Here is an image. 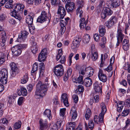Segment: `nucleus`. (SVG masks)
<instances>
[{
  "instance_id": "30",
  "label": "nucleus",
  "mask_w": 130,
  "mask_h": 130,
  "mask_svg": "<svg viewBox=\"0 0 130 130\" xmlns=\"http://www.w3.org/2000/svg\"><path fill=\"white\" fill-rule=\"evenodd\" d=\"M83 77L82 76L80 75L77 78L75 77L73 78L72 81L74 83H78L83 84L84 81L83 80Z\"/></svg>"
},
{
  "instance_id": "8",
  "label": "nucleus",
  "mask_w": 130,
  "mask_h": 130,
  "mask_svg": "<svg viewBox=\"0 0 130 130\" xmlns=\"http://www.w3.org/2000/svg\"><path fill=\"white\" fill-rule=\"evenodd\" d=\"M65 8L68 12H72L75 8L74 3L68 0L65 1Z\"/></svg>"
},
{
  "instance_id": "23",
  "label": "nucleus",
  "mask_w": 130,
  "mask_h": 130,
  "mask_svg": "<svg viewBox=\"0 0 130 130\" xmlns=\"http://www.w3.org/2000/svg\"><path fill=\"white\" fill-rule=\"evenodd\" d=\"M83 3L82 1H79L78 2V3L79 4H80V6L78 7L76 10V14L78 15L79 14V17L81 18L83 17V11L82 10V8L83 6V4H81Z\"/></svg>"
},
{
  "instance_id": "50",
  "label": "nucleus",
  "mask_w": 130,
  "mask_h": 130,
  "mask_svg": "<svg viewBox=\"0 0 130 130\" xmlns=\"http://www.w3.org/2000/svg\"><path fill=\"white\" fill-rule=\"evenodd\" d=\"M62 50L60 49L58 51V53L56 56V60L57 61L58 60L61 56L62 55Z\"/></svg>"
},
{
  "instance_id": "18",
  "label": "nucleus",
  "mask_w": 130,
  "mask_h": 130,
  "mask_svg": "<svg viewBox=\"0 0 130 130\" xmlns=\"http://www.w3.org/2000/svg\"><path fill=\"white\" fill-rule=\"evenodd\" d=\"M46 49H43L40 53L38 56V60L40 62L44 61L46 58Z\"/></svg>"
},
{
  "instance_id": "46",
  "label": "nucleus",
  "mask_w": 130,
  "mask_h": 130,
  "mask_svg": "<svg viewBox=\"0 0 130 130\" xmlns=\"http://www.w3.org/2000/svg\"><path fill=\"white\" fill-rule=\"evenodd\" d=\"M21 122L20 121H18L14 124V127L15 129H18L21 127Z\"/></svg>"
},
{
  "instance_id": "12",
  "label": "nucleus",
  "mask_w": 130,
  "mask_h": 130,
  "mask_svg": "<svg viewBox=\"0 0 130 130\" xmlns=\"http://www.w3.org/2000/svg\"><path fill=\"white\" fill-rule=\"evenodd\" d=\"M28 32L26 31H23L19 35L17 41L18 42H22L24 41L26 39Z\"/></svg>"
},
{
  "instance_id": "55",
  "label": "nucleus",
  "mask_w": 130,
  "mask_h": 130,
  "mask_svg": "<svg viewBox=\"0 0 130 130\" xmlns=\"http://www.w3.org/2000/svg\"><path fill=\"white\" fill-rule=\"evenodd\" d=\"M125 123L126 125L123 128V129H126L128 125L130 124V120L127 119L125 122Z\"/></svg>"
},
{
  "instance_id": "11",
  "label": "nucleus",
  "mask_w": 130,
  "mask_h": 130,
  "mask_svg": "<svg viewBox=\"0 0 130 130\" xmlns=\"http://www.w3.org/2000/svg\"><path fill=\"white\" fill-rule=\"evenodd\" d=\"M11 51L14 55L18 56L21 54L22 50L20 48V46L18 45H15L12 47Z\"/></svg>"
},
{
  "instance_id": "29",
  "label": "nucleus",
  "mask_w": 130,
  "mask_h": 130,
  "mask_svg": "<svg viewBox=\"0 0 130 130\" xmlns=\"http://www.w3.org/2000/svg\"><path fill=\"white\" fill-rule=\"evenodd\" d=\"M88 22V20L85 21V19L84 18H81L80 21L79 26L81 29H83L85 27L86 25Z\"/></svg>"
},
{
  "instance_id": "20",
  "label": "nucleus",
  "mask_w": 130,
  "mask_h": 130,
  "mask_svg": "<svg viewBox=\"0 0 130 130\" xmlns=\"http://www.w3.org/2000/svg\"><path fill=\"white\" fill-rule=\"evenodd\" d=\"M58 125L59 127L61 126V123L60 121L57 122L56 124H52L50 125L48 128V130H58Z\"/></svg>"
},
{
  "instance_id": "52",
  "label": "nucleus",
  "mask_w": 130,
  "mask_h": 130,
  "mask_svg": "<svg viewBox=\"0 0 130 130\" xmlns=\"http://www.w3.org/2000/svg\"><path fill=\"white\" fill-rule=\"evenodd\" d=\"M66 111V109L65 108L61 109L60 110V115L63 118L65 115V112Z\"/></svg>"
},
{
  "instance_id": "22",
  "label": "nucleus",
  "mask_w": 130,
  "mask_h": 130,
  "mask_svg": "<svg viewBox=\"0 0 130 130\" xmlns=\"http://www.w3.org/2000/svg\"><path fill=\"white\" fill-rule=\"evenodd\" d=\"M61 98L62 99L61 101L63 102L64 105L66 106H69L68 95L66 93L62 94Z\"/></svg>"
},
{
  "instance_id": "9",
  "label": "nucleus",
  "mask_w": 130,
  "mask_h": 130,
  "mask_svg": "<svg viewBox=\"0 0 130 130\" xmlns=\"http://www.w3.org/2000/svg\"><path fill=\"white\" fill-rule=\"evenodd\" d=\"M10 66L11 69V76L12 77H14L19 72L17 64L13 62H11Z\"/></svg>"
},
{
  "instance_id": "14",
  "label": "nucleus",
  "mask_w": 130,
  "mask_h": 130,
  "mask_svg": "<svg viewBox=\"0 0 130 130\" xmlns=\"http://www.w3.org/2000/svg\"><path fill=\"white\" fill-rule=\"evenodd\" d=\"M98 76L99 79L103 82H106L107 80L106 75L104 74L103 71L101 69L99 70Z\"/></svg>"
},
{
  "instance_id": "4",
  "label": "nucleus",
  "mask_w": 130,
  "mask_h": 130,
  "mask_svg": "<svg viewBox=\"0 0 130 130\" xmlns=\"http://www.w3.org/2000/svg\"><path fill=\"white\" fill-rule=\"evenodd\" d=\"M112 13V11L109 7H104L101 13V18L102 19H105L107 16L111 15Z\"/></svg>"
},
{
  "instance_id": "28",
  "label": "nucleus",
  "mask_w": 130,
  "mask_h": 130,
  "mask_svg": "<svg viewBox=\"0 0 130 130\" xmlns=\"http://www.w3.org/2000/svg\"><path fill=\"white\" fill-rule=\"evenodd\" d=\"M38 63L36 62L33 65L32 68V70L31 72V74L33 76L36 75V72L37 71L38 67Z\"/></svg>"
},
{
  "instance_id": "1",
  "label": "nucleus",
  "mask_w": 130,
  "mask_h": 130,
  "mask_svg": "<svg viewBox=\"0 0 130 130\" xmlns=\"http://www.w3.org/2000/svg\"><path fill=\"white\" fill-rule=\"evenodd\" d=\"M37 89L35 92V96L36 99H39L40 96H43L46 93V86L42 84L41 82H39L37 85Z\"/></svg>"
},
{
  "instance_id": "54",
  "label": "nucleus",
  "mask_w": 130,
  "mask_h": 130,
  "mask_svg": "<svg viewBox=\"0 0 130 130\" xmlns=\"http://www.w3.org/2000/svg\"><path fill=\"white\" fill-rule=\"evenodd\" d=\"M78 90L79 92H83L84 90V88L83 86L82 85H79L78 86Z\"/></svg>"
},
{
  "instance_id": "24",
  "label": "nucleus",
  "mask_w": 130,
  "mask_h": 130,
  "mask_svg": "<svg viewBox=\"0 0 130 130\" xmlns=\"http://www.w3.org/2000/svg\"><path fill=\"white\" fill-rule=\"evenodd\" d=\"M124 36L123 34L122 31L120 29H118L117 35V40H120L121 42L124 37Z\"/></svg>"
},
{
  "instance_id": "13",
  "label": "nucleus",
  "mask_w": 130,
  "mask_h": 130,
  "mask_svg": "<svg viewBox=\"0 0 130 130\" xmlns=\"http://www.w3.org/2000/svg\"><path fill=\"white\" fill-rule=\"evenodd\" d=\"M24 8V6L23 4L17 3L13 5L12 9H13V11H12L18 12L19 11L22 10Z\"/></svg>"
},
{
  "instance_id": "36",
  "label": "nucleus",
  "mask_w": 130,
  "mask_h": 130,
  "mask_svg": "<svg viewBox=\"0 0 130 130\" xmlns=\"http://www.w3.org/2000/svg\"><path fill=\"white\" fill-rule=\"evenodd\" d=\"M98 54L96 51L93 52H91V58L92 60L93 61H95L98 58Z\"/></svg>"
},
{
  "instance_id": "35",
  "label": "nucleus",
  "mask_w": 130,
  "mask_h": 130,
  "mask_svg": "<svg viewBox=\"0 0 130 130\" xmlns=\"http://www.w3.org/2000/svg\"><path fill=\"white\" fill-rule=\"evenodd\" d=\"M90 39V36L88 34H85L83 37V41L85 43H87Z\"/></svg>"
},
{
  "instance_id": "25",
  "label": "nucleus",
  "mask_w": 130,
  "mask_h": 130,
  "mask_svg": "<svg viewBox=\"0 0 130 130\" xmlns=\"http://www.w3.org/2000/svg\"><path fill=\"white\" fill-rule=\"evenodd\" d=\"M70 115L72 117V119H75L77 117V115L76 109L74 107L71 109Z\"/></svg>"
},
{
  "instance_id": "44",
  "label": "nucleus",
  "mask_w": 130,
  "mask_h": 130,
  "mask_svg": "<svg viewBox=\"0 0 130 130\" xmlns=\"http://www.w3.org/2000/svg\"><path fill=\"white\" fill-rule=\"evenodd\" d=\"M5 55L4 54L0 53V65L2 64L5 61Z\"/></svg>"
},
{
  "instance_id": "53",
  "label": "nucleus",
  "mask_w": 130,
  "mask_h": 130,
  "mask_svg": "<svg viewBox=\"0 0 130 130\" xmlns=\"http://www.w3.org/2000/svg\"><path fill=\"white\" fill-rule=\"evenodd\" d=\"M112 65L111 63V64H110L106 68L104 69V70L106 71L109 72L112 71Z\"/></svg>"
},
{
  "instance_id": "41",
  "label": "nucleus",
  "mask_w": 130,
  "mask_h": 130,
  "mask_svg": "<svg viewBox=\"0 0 130 130\" xmlns=\"http://www.w3.org/2000/svg\"><path fill=\"white\" fill-rule=\"evenodd\" d=\"M11 13L12 14V15H11L12 16L14 17L16 19L18 20L19 21L21 20L22 19V17L20 15L17 13V12L12 11Z\"/></svg>"
},
{
  "instance_id": "5",
  "label": "nucleus",
  "mask_w": 130,
  "mask_h": 130,
  "mask_svg": "<svg viewBox=\"0 0 130 130\" xmlns=\"http://www.w3.org/2000/svg\"><path fill=\"white\" fill-rule=\"evenodd\" d=\"M54 72L55 74L57 76H62L64 72L63 66L61 64L56 66L54 69Z\"/></svg>"
},
{
  "instance_id": "34",
  "label": "nucleus",
  "mask_w": 130,
  "mask_h": 130,
  "mask_svg": "<svg viewBox=\"0 0 130 130\" xmlns=\"http://www.w3.org/2000/svg\"><path fill=\"white\" fill-rule=\"evenodd\" d=\"M26 22L28 25H31L33 21V18L32 16L29 15L26 17Z\"/></svg>"
},
{
  "instance_id": "42",
  "label": "nucleus",
  "mask_w": 130,
  "mask_h": 130,
  "mask_svg": "<svg viewBox=\"0 0 130 130\" xmlns=\"http://www.w3.org/2000/svg\"><path fill=\"white\" fill-rule=\"evenodd\" d=\"M28 75L27 74L24 75L22 77L21 80V83L22 84L26 83L28 80Z\"/></svg>"
},
{
  "instance_id": "63",
  "label": "nucleus",
  "mask_w": 130,
  "mask_h": 130,
  "mask_svg": "<svg viewBox=\"0 0 130 130\" xmlns=\"http://www.w3.org/2000/svg\"><path fill=\"white\" fill-rule=\"evenodd\" d=\"M65 21H64V20H60V23L61 26H62V27H65V26L67 25Z\"/></svg>"
},
{
  "instance_id": "27",
  "label": "nucleus",
  "mask_w": 130,
  "mask_h": 130,
  "mask_svg": "<svg viewBox=\"0 0 130 130\" xmlns=\"http://www.w3.org/2000/svg\"><path fill=\"white\" fill-rule=\"evenodd\" d=\"M99 35L101 37L103 36L106 32V30L105 26L103 25H101L99 28Z\"/></svg>"
},
{
  "instance_id": "33",
  "label": "nucleus",
  "mask_w": 130,
  "mask_h": 130,
  "mask_svg": "<svg viewBox=\"0 0 130 130\" xmlns=\"http://www.w3.org/2000/svg\"><path fill=\"white\" fill-rule=\"evenodd\" d=\"M18 93L19 95H22L24 96H26L27 94V92L26 89L23 87L21 88L20 90L18 91Z\"/></svg>"
},
{
  "instance_id": "3",
  "label": "nucleus",
  "mask_w": 130,
  "mask_h": 130,
  "mask_svg": "<svg viewBox=\"0 0 130 130\" xmlns=\"http://www.w3.org/2000/svg\"><path fill=\"white\" fill-rule=\"evenodd\" d=\"M51 14L50 13H47L45 11H43L41 12V14L38 18L37 20V22L42 23L47 20V19L49 20V18H51Z\"/></svg>"
},
{
  "instance_id": "49",
  "label": "nucleus",
  "mask_w": 130,
  "mask_h": 130,
  "mask_svg": "<svg viewBox=\"0 0 130 130\" xmlns=\"http://www.w3.org/2000/svg\"><path fill=\"white\" fill-rule=\"evenodd\" d=\"M8 120H7V119L4 118L0 120V123L4 125H7L8 122Z\"/></svg>"
},
{
  "instance_id": "16",
  "label": "nucleus",
  "mask_w": 130,
  "mask_h": 130,
  "mask_svg": "<svg viewBox=\"0 0 130 130\" xmlns=\"http://www.w3.org/2000/svg\"><path fill=\"white\" fill-rule=\"evenodd\" d=\"M57 13L59 14L60 19H63L66 14V10L64 7L62 6H59L58 10Z\"/></svg>"
},
{
  "instance_id": "62",
  "label": "nucleus",
  "mask_w": 130,
  "mask_h": 130,
  "mask_svg": "<svg viewBox=\"0 0 130 130\" xmlns=\"http://www.w3.org/2000/svg\"><path fill=\"white\" fill-rule=\"evenodd\" d=\"M72 97L75 103H76L78 101V97L76 94L73 95Z\"/></svg>"
},
{
  "instance_id": "56",
  "label": "nucleus",
  "mask_w": 130,
  "mask_h": 130,
  "mask_svg": "<svg viewBox=\"0 0 130 130\" xmlns=\"http://www.w3.org/2000/svg\"><path fill=\"white\" fill-rule=\"evenodd\" d=\"M14 100L11 98H9V100L7 105L9 106H10L14 104Z\"/></svg>"
},
{
  "instance_id": "6",
  "label": "nucleus",
  "mask_w": 130,
  "mask_h": 130,
  "mask_svg": "<svg viewBox=\"0 0 130 130\" xmlns=\"http://www.w3.org/2000/svg\"><path fill=\"white\" fill-rule=\"evenodd\" d=\"M0 32H2L1 33V35L2 36L1 38L0 39V44L2 47L4 46L5 44V43L7 40L6 32L3 30V28L0 26Z\"/></svg>"
},
{
  "instance_id": "26",
  "label": "nucleus",
  "mask_w": 130,
  "mask_h": 130,
  "mask_svg": "<svg viewBox=\"0 0 130 130\" xmlns=\"http://www.w3.org/2000/svg\"><path fill=\"white\" fill-rule=\"evenodd\" d=\"M92 83L91 79L88 77L86 78L84 80L83 84L85 85L86 87H89L91 85Z\"/></svg>"
},
{
  "instance_id": "2",
  "label": "nucleus",
  "mask_w": 130,
  "mask_h": 130,
  "mask_svg": "<svg viewBox=\"0 0 130 130\" xmlns=\"http://www.w3.org/2000/svg\"><path fill=\"white\" fill-rule=\"evenodd\" d=\"M8 70L6 69H2L0 71V82L3 84H6L7 82Z\"/></svg>"
},
{
  "instance_id": "10",
  "label": "nucleus",
  "mask_w": 130,
  "mask_h": 130,
  "mask_svg": "<svg viewBox=\"0 0 130 130\" xmlns=\"http://www.w3.org/2000/svg\"><path fill=\"white\" fill-rule=\"evenodd\" d=\"M117 18L115 17L112 16L108 21H107L105 22L104 25L108 28H110L117 22Z\"/></svg>"
},
{
  "instance_id": "39",
  "label": "nucleus",
  "mask_w": 130,
  "mask_h": 130,
  "mask_svg": "<svg viewBox=\"0 0 130 130\" xmlns=\"http://www.w3.org/2000/svg\"><path fill=\"white\" fill-rule=\"evenodd\" d=\"M85 71L86 74H88L89 77L92 76L93 75V70H91V68H86Z\"/></svg>"
},
{
  "instance_id": "45",
  "label": "nucleus",
  "mask_w": 130,
  "mask_h": 130,
  "mask_svg": "<svg viewBox=\"0 0 130 130\" xmlns=\"http://www.w3.org/2000/svg\"><path fill=\"white\" fill-rule=\"evenodd\" d=\"M91 114V111L90 109H88L86 111V113L85 115V117L86 120L89 119Z\"/></svg>"
},
{
  "instance_id": "58",
  "label": "nucleus",
  "mask_w": 130,
  "mask_h": 130,
  "mask_svg": "<svg viewBox=\"0 0 130 130\" xmlns=\"http://www.w3.org/2000/svg\"><path fill=\"white\" fill-rule=\"evenodd\" d=\"M24 98L23 97H20L18 101V103L19 105H20L22 103Z\"/></svg>"
},
{
  "instance_id": "17",
  "label": "nucleus",
  "mask_w": 130,
  "mask_h": 130,
  "mask_svg": "<svg viewBox=\"0 0 130 130\" xmlns=\"http://www.w3.org/2000/svg\"><path fill=\"white\" fill-rule=\"evenodd\" d=\"M94 88L96 92H102V83L98 81H96L93 84Z\"/></svg>"
},
{
  "instance_id": "57",
  "label": "nucleus",
  "mask_w": 130,
  "mask_h": 130,
  "mask_svg": "<svg viewBox=\"0 0 130 130\" xmlns=\"http://www.w3.org/2000/svg\"><path fill=\"white\" fill-rule=\"evenodd\" d=\"M13 5L7 2L5 3V7L6 8L12 9Z\"/></svg>"
},
{
  "instance_id": "7",
  "label": "nucleus",
  "mask_w": 130,
  "mask_h": 130,
  "mask_svg": "<svg viewBox=\"0 0 130 130\" xmlns=\"http://www.w3.org/2000/svg\"><path fill=\"white\" fill-rule=\"evenodd\" d=\"M106 4L109 8H116L120 5V3L119 0H109Z\"/></svg>"
},
{
  "instance_id": "32",
  "label": "nucleus",
  "mask_w": 130,
  "mask_h": 130,
  "mask_svg": "<svg viewBox=\"0 0 130 130\" xmlns=\"http://www.w3.org/2000/svg\"><path fill=\"white\" fill-rule=\"evenodd\" d=\"M43 115L46 118H48L50 120V118L52 117L51 110L48 109H46L43 112Z\"/></svg>"
},
{
  "instance_id": "60",
  "label": "nucleus",
  "mask_w": 130,
  "mask_h": 130,
  "mask_svg": "<svg viewBox=\"0 0 130 130\" xmlns=\"http://www.w3.org/2000/svg\"><path fill=\"white\" fill-rule=\"evenodd\" d=\"M94 39L96 41H98L99 40L100 37L98 34H95L94 35Z\"/></svg>"
},
{
  "instance_id": "51",
  "label": "nucleus",
  "mask_w": 130,
  "mask_h": 130,
  "mask_svg": "<svg viewBox=\"0 0 130 130\" xmlns=\"http://www.w3.org/2000/svg\"><path fill=\"white\" fill-rule=\"evenodd\" d=\"M88 126L89 128L91 129H92L93 128L94 125L92 120H90L89 121Z\"/></svg>"
},
{
  "instance_id": "48",
  "label": "nucleus",
  "mask_w": 130,
  "mask_h": 130,
  "mask_svg": "<svg viewBox=\"0 0 130 130\" xmlns=\"http://www.w3.org/2000/svg\"><path fill=\"white\" fill-rule=\"evenodd\" d=\"M51 2L52 5L54 6L58 5L60 3L59 0H51Z\"/></svg>"
},
{
  "instance_id": "47",
  "label": "nucleus",
  "mask_w": 130,
  "mask_h": 130,
  "mask_svg": "<svg viewBox=\"0 0 130 130\" xmlns=\"http://www.w3.org/2000/svg\"><path fill=\"white\" fill-rule=\"evenodd\" d=\"M130 112V110L126 109L123 110L122 112V116L125 117L128 115Z\"/></svg>"
},
{
  "instance_id": "59",
  "label": "nucleus",
  "mask_w": 130,
  "mask_h": 130,
  "mask_svg": "<svg viewBox=\"0 0 130 130\" xmlns=\"http://www.w3.org/2000/svg\"><path fill=\"white\" fill-rule=\"evenodd\" d=\"M73 53H71L69 55V62L70 65H71L72 63V58L73 56Z\"/></svg>"
},
{
  "instance_id": "43",
  "label": "nucleus",
  "mask_w": 130,
  "mask_h": 130,
  "mask_svg": "<svg viewBox=\"0 0 130 130\" xmlns=\"http://www.w3.org/2000/svg\"><path fill=\"white\" fill-rule=\"evenodd\" d=\"M67 127L74 130L76 127V123L74 122H70L67 124Z\"/></svg>"
},
{
  "instance_id": "15",
  "label": "nucleus",
  "mask_w": 130,
  "mask_h": 130,
  "mask_svg": "<svg viewBox=\"0 0 130 130\" xmlns=\"http://www.w3.org/2000/svg\"><path fill=\"white\" fill-rule=\"evenodd\" d=\"M102 115L101 116L100 115V114L99 115V116L97 115H95L94 119L95 122L99 124L100 125H101L103 123V120L104 115H103V116Z\"/></svg>"
},
{
  "instance_id": "61",
  "label": "nucleus",
  "mask_w": 130,
  "mask_h": 130,
  "mask_svg": "<svg viewBox=\"0 0 130 130\" xmlns=\"http://www.w3.org/2000/svg\"><path fill=\"white\" fill-rule=\"evenodd\" d=\"M61 28L60 30V34L61 35L63 34L65 31L66 27H62L61 26Z\"/></svg>"
},
{
  "instance_id": "21",
  "label": "nucleus",
  "mask_w": 130,
  "mask_h": 130,
  "mask_svg": "<svg viewBox=\"0 0 130 130\" xmlns=\"http://www.w3.org/2000/svg\"><path fill=\"white\" fill-rule=\"evenodd\" d=\"M82 40L80 37H78L76 39H75L73 42L72 44V47L73 48H75L76 47L78 46L79 44Z\"/></svg>"
},
{
  "instance_id": "40",
  "label": "nucleus",
  "mask_w": 130,
  "mask_h": 130,
  "mask_svg": "<svg viewBox=\"0 0 130 130\" xmlns=\"http://www.w3.org/2000/svg\"><path fill=\"white\" fill-rule=\"evenodd\" d=\"M40 65V75H42L44 72V69L45 68L44 64L43 63H40L39 64Z\"/></svg>"
},
{
  "instance_id": "19",
  "label": "nucleus",
  "mask_w": 130,
  "mask_h": 130,
  "mask_svg": "<svg viewBox=\"0 0 130 130\" xmlns=\"http://www.w3.org/2000/svg\"><path fill=\"white\" fill-rule=\"evenodd\" d=\"M39 129L40 130H45L47 127V122L46 119L45 120L41 119L39 121Z\"/></svg>"
},
{
  "instance_id": "38",
  "label": "nucleus",
  "mask_w": 130,
  "mask_h": 130,
  "mask_svg": "<svg viewBox=\"0 0 130 130\" xmlns=\"http://www.w3.org/2000/svg\"><path fill=\"white\" fill-rule=\"evenodd\" d=\"M101 106L102 109V111L101 113H100V115L101 116L102 115V116H103L106 113L107 109L106 106L104 103H101Z\"/></svg>"
},
{
  "instance_id": "31",
  "label": "nucleus",
  "mask_w": 130,
  "mask_h": 130,
  "mask_svg": "<svg viewBox=\"0 0 130 130\" xmlns=\"http://www.w3.org/2000/svg\"><path fill=\"white\" fill-rule=\"evenodd\" d=\"M123 48L125 51L128 50L129 46L128 43V41L127 39H124L122 42Z\"/></svg>"
},
{
  "instance_id": "37",
  "label": "nucleus",
  "mask_w": 130,
  "mask_h": 130,
  "mask_svg": "<svg viewBox=\"0 0 130 130\" xmlns=\"http://www.w3.org/2000/svg\"><path fill=\"white\" fill-rule=\"evenodd\" d=\"M31 50L32 53L35 54L37 52L38 50V47L37 43H34V45H32Z\"/></svg>"
},
{
  "instance_id": "64",
  "label": "nucleus",
  "mask_w": 130,
  "mask_h": 130,
  "mask_svg": "<svg viewBox=\"0 0 130 130\" xmlns=\"http://www.w3.org/2000/svg\"><path fill=\"white\" fill-rule=\"evenodd\" d=\"M125 104L128 107L130 106V96L126 100Z\"/></svg>"
}]
</instances>
